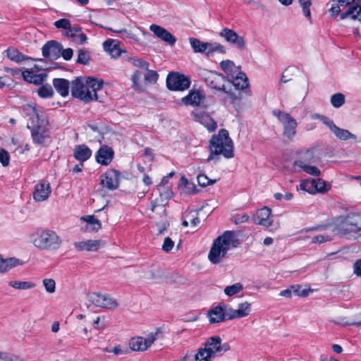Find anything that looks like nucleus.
Here are the masks:
<instances>
[{
  "mask_svg": "<svg viewBox=\"0 0 361 361\" xmlns=\"http://www.w3.org/2000/svg\"><path fill=\"white\" fill-rule=\"evenodd\" d=\"M162 338V329L161 328H157L154 332H151L148 334L147 338L142 336L132 338L130 341V346L134 351H145L151 346L156 340Z\"/></svg>",
  "mask_w": 361,
  "mask_h": 361,
  "instance_id": "nucleus-7",
  "label": "nucleus"
},
{
  "mask_svg": "<svg viewBox=\"0 0 361 361\" xmlns=\"http://www.w3.org/2000/svg\"><path fill=\"white\" fill-rule=\"evenodd\" d=\"M204 80L206 84L212 89L222 90L226 93H229L224 85L226 78L221 73L212 71H206L204 75Z\"/></svg>",
  "mask_w": 361,
  "mask_h": 361,
  "instance_id": "nucleus-14",
  "label": "nucleus"
},
{
  "mask_svg": "<svg viewBox=\"0 0 361 361\" xmlns=\"http://www.w3.org/2000/svg\"><path fill=\"white\" fill-rule=\"evenodd\" d=\"M53 94V89L50 85H42L38 90V94L42 98L51 97Z\"/></svg>",
  "mask_w": 361,
  "mask_h": 361,
  "instance_id": "nucleus-49",
  "label": "nucleus"
},
{
  "mask_svg": "<svg viewBox=\"0 0 361 361\" xmlns=\"http://www.w3.org/2000/svg\"><path fill=\"white\" fill-rule=\"evenodd\" d=\"M204 98L200 91L191 90L186 97L182 99V102L186 105L198 106Z\"/></svg>",
  "mask_w": 361,
  "mask_h": 361,
  "instance_id": "nucleus-27",
  "label": "nucleus"
},
{
  "mask_svg": "<svg viewBox=\"0 0 361 361\" xmlns=\"http://www.w3.org/2000/svg\"><path fill=\"white\" fill-rule=\"evenodd\" d=\"M234 223L235 224H240L244 222H247L249 220V216L247 214H237L233 217Z\"/></svg>",
  "mask_w": 361,
  "mask_h": 361,
  "instance_id": "nucleus-63",
  "label": "nucleus"
},
{
  "mask_svg": "<svg viewBox=\"0 0 361 361\" xmlns=\"http://www.w3.org/2000/svg\"><path fill=\"white\" fill-rule=\"evenodd\" d=\"M89 301L96 307L106 309H116L118 304L117 301L106 294L92 293L88 295Z\"/></svg>",
  "mask_w": 361,
  "mask_h": 361,
  "instance_id": "nucleus-12",
  "label": "nucleus"
},
{
  "mask_svg": "<svg viewBox=\"0 0 361 361\" xmlns=\"http://www.w3.org/2000/svg\"><path fill=\"white\" fill-rule=\"evenodd\" d=\"M53 85L56 90L63 97L68 95L70 82L68 80L63 78H54Z\"/></svg>",
  "mask_w": 361,
  "mask_h": 361,
  "instance_id": "nucleus-28",
  "label": "nucleus"
},
{
  "mask_svg": "<svg viewBox=\"0 0 361 361\" xmlns=\"http://www.w3.org/2000/svg\"><path fill=\"white\" fill-rule=\"evenodd\" d=\"M232 78V81H228L229 83H232L233 86L235 87V91L233 92L231 90H228L229 93L228 94L231 98L235 100H240L243 99L242 92L240 90H245L246 92H250L248 90L249 82L248 78L246 75L240 71L234 75V77H231Z\"/></svg>",
  "mask_w": 361,
  "mask_h": 361,
  "instance_id": "nucleus-8",
  "label": "nucleus"
},
{
  "mask_svg": "<svg viewBox=\"0 0 361 361\" xmlns=\"http://www.w3.org/2000/svg\"><path fill=\"white\" fill-rule=\"evenodd\" d=\"M50 184L47 180H42L37 183L33 191V198L37 202H42L48 199L51 194Z\"/></svg>",
  "mask_w": 361,
  "mask_h": 361,
  "instance_id": "nucleus-19",
  "label": "nucleus"
},
{
  "mask_svg": "<svg viewBox=\"0 0 361 361\" xmlns=\"http://www.w3.org/2000/svg\"><path fill=\"white\" fill-rule=\"evenodd\" d=\"M10 156L7 151L5 149L0 150V162L4 166H7L9 164Z\"/></svg>",
  "mask_w": 361,
  "mask_h": 361,
  "instance_id": "nucleus-61",
  "label": "nucleus"
},
{
  "mask_svg": "<svg viewBox=\"0 0 361 361\" xmlns=\"http://www.w3.org/2000/svg\"><path fill=\"white\" fill-rule=\"evenodd\" d=\"M273 114L278 118L283 126V135L292 139L296 134L298 123L289 114L280 110H274Z\"/></svg>",
  "mask_w": 361,
  "mask_h": 361,
  "instance_id": "nucleus-9",
  "label": "nucleus"
},
{
  "mask_svg": "<svg viewBox=\"0 0 361 361\" xmlns=\"http://www.w3.org/2000/svg\"><path fill=\"white\" fill-rule=\"evenodd\" d=\"M233 240V233L229 231L216 238L208 254L209 261L214 264L220 263L221 259L226 257L227 252L231 247H235Z\"/></svg>",
  "mask_w": 361,
  "mask_h": 361,
  "instance_id": "nucleus-5",
  "label": "nucleus"
},
{
  "mask_svg": "<svg viewBox=\"0 0 361 361\" xmlns=\"http://www.w3.org/2000/svg\"><path fill=\"white\" fill-rule=\"evenodd\" d=\"M220 36L224 37L225 40L234 45L239 49H244L246 46V42L243 36L239 35L232 29L225 27L221 30L219 33Z\"/></svg>",
  "mask_w": 361,
  "mask_h": 361,
  "instance_id": "nucleus-15",
  "label": "nucleus"
},
{
  "mask_svg": "<svg viewBox=\"0 0 361 361\" xmlns=\"http://www.w3.org/2000/svg\"><path fill=\"white\" fill-rule=\"evenodd\" d=\"M198 184L202 187H207L213 185L216 182V180H211L206 175L200 174L197 178Z\"/></svg>",
  "mask_w": 361,
  "mask_h": 361,
  "instance_id": "nucleus-53",
  "label": "nucleus"
},
{
  "mask_svg": "<svg viewBox=\"0 0 361 361\" xmlns=\"http://www.w3.org/2000/svg\"><path fill=\"white\" fill-rule=\"evenodd\" d=\"M221 69L230 77H234L237 73L240 71V67L236 66L231 60L222 61L220 63Z\"/></svg>",
  "mask_w": 361,
  "mask_h": 361,
  "instance_id": "nucleus-32",
  "label": "nucleus"
},
{
  "mask_svg": "<svg viewBox=\"0 0 361 361\" xmlns=\"http://www.w3.org/2000/svg\"><path fill=\"white\" fill-rule=\"evenodd\" d=\"M345 103V96L341 93H336L331 96V104L335 108L341 107Z\"/></svg>",
  "mask_w": 361,
  "mask_h": 361,
  "instance_id": "nucleus-48",
  "label": "nucleus"
},
{
  "mask_svg": "<svg viewBox=\"0 0 361 361\" xmlns=\"http://www.w3.org/2000/svg\"><path fill=\"white\" fill-rule=\"evenodd\" d=\"M8 285L18 290H28L35 287V284L30 281H12Z\"/></svg>",
  "mask_w": 361,
  "mask_h": 361,
  "instance_id": "nucleus-37",
  "label": "nucleus"
},
{
  "mask_svg": "<svg viewBox=\"0 0 361 361\" xmlns=\"http://www.w3.org/2000/svg\"><path fill=\"white\" fill-rule=\"evenodd\" d=\"M66 30L63 35L72 38L78 44H84L87 40V35L82 32V28L79 26L72 27L71 25V28L66 29Z\"/></svg>",
  "mask_w": 361,
  "mask_h": 361,
  "instance_id": "nucleus-23",
  "label": "nucleus"
},
{
  "mask_svg": "<svg viewBox=\"0 0 361 361\" xmlns=\"http://www.w3.org/2000/svg\"><path fill=\"white\" fill-rule=\"evenodd\" d=\"M31 241L33 245L39 250L55 251L59 250L63 240L58 233L51 229H37L31 235Z\"/></svg>",
  "mask_w": 361,
  "mask_h": 361,
  "instance_id": "nucleus-2",
  "label": "nucleus"
},
{
  "mask_svg": "<svg viewBox=\"0 0 361 361\" xmlns=\"http://www.w3.org/2000/svg\"><path fill=\"white\" fill-rule=\"evenodd\" d=\"M300 6L302 8V12L304 15L308 18L310 23H312L311 20V12H310V6L312 5L311 0H298Z\"/></svg>",
  "mask_w": 361,
  "mask_h": 361,
  "instance_id": "nucleus-47",
  "label": "nucleus"
},
{
  "mask_svg": "<svg viewBox=\"0 0 361 361\" xmlns=\"http://www.w3.org/2000/svg\"><path fill=\"white\" fill-rule=\"evenodd\" d=\"M314 119L320 120L324 124H325L330 130L340 140H347L348 139H356V136L352 134L350 131L345 129L341 128L336 126L334 122L329 117L315 114L312 116Z\"/></svg>",
  "mask_w": 361,
  "mask_h": 361,
  "instance_id": "nucleus-10",
  "label": "nucleus"
},
{
  "mask_svg": "<svg viewBox=\"0 0 361 361\" xmlns=\"http://www.w3.org/2000/svg\"><path fill=\"white\" fill-rule=\"evenodd\" d=\"M210 323H219L225 320L223 304L212 308L209 312Z\"/></svg>",
  "mask_w": 361,
  "mask_h": 361,
  "instance_id": "nucleus-29",
  "label": "nucleus"
},
{
  "mask_svg": "<svg viewBox=\"0 0 361 361\" xmlns=\"http://www.w3.org/2000/svg\"><path fill=\"white\" fill-rule=\"evenodd\" d=\"M6 56L10 60L15 61L16 63H20L23 61L27 60H34L30 56H25L21 52H20L17 49L13 47H9L6 50Z\"/></svg>",
  "mask_w": 361,
  "mask_h": 361,
  "instance_id": "nucleus-31",
  "label": "nucleus"
},
{
  "mask_svg": "<svg viewBox=\"0 0 361 361\" xmlns=\"http://www.w3.org/2000/svg\"><path fill=\"white\" fill-rule=\"evenodd\" d=\"M73 54V50L71 48H67L63 49L62 48L61 56L63 58L64 60L68 61L70 60Z\"/></svg>",
  "mask_w": 361,
  "mask_h": 361,
  "instance_id": "nucleus-64",
  "label": "nucleus"
},
{
  "mask_svg": "<svg viewBox=\"0 0 361 361\" xmlns=\"http://www.w3.org/2000/svg\"><path fill=\"white\" fill-rule=\"evenodd\" d=\"M21 75L25 81L36 85H41L46 77V75L43 74H35L33 71L30 70L23 71Z\"/></svg>",
  "mask_w": 361,
  "mask_h": 361,
  "instance_id": "nucleus-25",
  "label": "nucleus"
},
{
  "mask_svg": "<svg viewBox=\"0 0 361 361\" xmlns=\"http://www.w3.org/2000/svg\"><path fill=\"white\" fill-rule=\"evenodd\" d=\"M130 61L134 66L142 70H147L149 66V64L147 61L140 58H131Z\"/></svg>",
  "mask_w": 361,
  "mask_h": 361,
  "instance_id": "nucleus-51",
  "label": "nucleus"
},
{
  "mask_svg": "<svg viewBox=\"0 0 361 361\" xmlns=\"http://www.w3.org/2000/svg\"><path fill=\"white\" fill-rule=\"evenodd\" d=\"M149 30L152 31L158 38L171 46L174 45L176 42V38L171 32L159 25L152 24L149 26Z\"/></svg>",
  "mask_w": 361,
  "mask_h": 361,
  "instance_id": "nucleus-20",
  "label": "nucleus"
},
{
  "mask_svg": "<svg viewBox=\"0 0 361 361\" xmlns=\"http://www.w3.org/2000/svg\"><path fill=\"white\" fill-rule=\"evenodd\" d=\"M74 247L78 251H97L105 245V242L101 240H88L86 241L75 242Z\"/></svg>",
  "mask_w": 361,
  "mask_h": 361,
  "instance_id": "nucleus-21",
  "label": "nucleus"
},
{
  "mask_svg": "<svg viewBox=\"0 0 361 361\" xmlns=\"http://www.w3.org/2000/svg\"><path fill=\"white\" fill-rule=\"evenodd\" d=\"M19 264V259L15 257L4 259L0 254V274L8 272L11 269Z\"/></svg>",
  "mask_w": 361,
  "mask_h": 361,
  "instance_id": "nucleus-26",
  "label": "nucleus"
},
{
  "mask_svg": "<svg viewBox=\"0 0 361 361\" xmlns=\"http://www.w3.org/2000/svg\"><path fill=\"white\" fill-rule=\"evenodd\" d=\"M314 188H315V193H325L329 190L331 186L326 183L322 178L314 179Z\"/></svg>",
  "mask_w": 361,
  "mask_h": 361,
  "instance_id": "nucleus-39",
  "label": "nucleus"
},
{
  "mask_svg": "<svg viewBox=\"0 0 361 361\" xmlns=\"http://www.w3.org/2000/svg\"><path fill=\"white\" fill-rule=\"evenodd\" d=\"M174 247V242L171 240V238L166 237L164 238V243L162 245V250L165 252H169L171 251L173 247Z\"/></svg>",
  "mask_w": 361,
  "mask_h": 361,
  "instance_id": "nucleus-59",
  "label": "nucleus"
},
{
  "mask_svg": "<svg viewBox=\"0 0 361 361\" xmlns=\"http://www.w3.org/2000/svg\"><path fill=\"white\" fill-rule=\"evenodd\" d=\"M222 304H223L225 320H232V319H238L236 309H233L231 306H229L228 305H226L225 303H222Z\"/></svg>",
  "mask_w": 361,
  "mask_h": 361,
  "instance_id": "nucleus-43",
  "label": "nucleus"
},
{
  "mask_svg": "<svg viewBox=\"0 0 361 361\" xmlns=\"http://www.w3.org/2000/svg\"><path fill=\"white\" fill-rule=\"evenodd\" d=\"M147 73L145 75V80L149 83H155L159 78V75L157 71L153 70H146Z\"/></svg>",
  "mask_w": 361,
  "mask_h": 361,
  "instance_id": "nucleus-54",
  "label": "nucleus"
},
{
  "mask_svg": "<svg viewBox=\"0 0 361 361\" xmlns=\"http://www.w3.org/2000/svg\"><path fill=\"white\" fill-rule=\"evenodd\" d=\"M82 220L87 222L92 226V230L94 231H98L102 227L99 220L95 219L94 216H83Z\"/></svg>",
  "mask_w": 361,
  "mask_h": 361,
  "instance_id": "nucleus-45",
  "label": "nucleus"
},
{
  "mask_svg": "<svg viewBox=\"0 0 361 361\" xmlns=\"http://www.w3.org/2000/svg\"><path fill=\"white\" fill-rule=\"evenodd\" d=\"M73 156L80 162H85L92 156V150L85 145H78L75 147Z\"/></svg>",
  "mask_w": 361,
  "mask_h": 361,
  "instance_id": "nucleus-24",
  "label": "nucleus"
},
{
  "mask_svg": "<svg viewBox=\"0 0 361 361\" xmlns=\"http://www.w3.org/2000/svg\"><path fill=\"white\" fill-rule=\"evenodd\" d=\"M332 239V235H317L312 238V241L314 243H322L324 242L329 241Z\"/></svg>",
  "mask_w": 361,
  "mask_h": 361,
  "instance_id": "nucleus-58",
  "label": "nucleus"
},
{
  "mask_svg": "<svg viewBox=\"0 0 361 361\" xmlns=\"http://www.w3.org/2000/svg\"><path fill=\"white\" fill-rule=\"evenodd\" d=\"M91 59L90 54V52L85 49H80L78 51V55L77 59V63L82 64V65H87Z\"/></svg>",
  "mask_w": 361,
  "mask_h": 361,
  "instance_id": "nucleus-40",
  "label": "nucleus"
},
{
  "mask_svg": "<svg viewBox=\"0 0 361 361\" xmlns=\"http://www.w3.org/2000/svg\"><path fill=\"white\" fill-rule=\"evenodd\" d=\"M243 289V285L240 283H236L233 285L226 286L224 288V293L228 296H233L240 293Z\"/></svg>",
  "mask_w": 361,
  "mask_h": 361,
  "instance_id": "nucleus-44",
  "label": "nucleus"
},
{
  "mask_svg": "<svg viewBox=\"0 0 361 361\" xmlns=\"http://www.w3.org/2000/svg\"><path fill=\"white\" fill-rule=\"evenodd\" d=\"M360 224L361 212H350L346 216L341 217L338 232L341 234L357 233L360 231Z\"/></svg>",
  "mask_w": 361,
  "mask_h": 361,
  "instance_id": "nucleus-6",
  "label": "nucleus"
},
{
  "mask_svg": "<svg viewBox=\"0 0 361 361\" xmlns=\"http://www.w3.org/2000/svg\"><path fill=\"white\" fill-rule=\"evenodd\" d=\"M104 49L106 51L114 57L116 58L121 55V50L119 47V44L115 40L109 39L103 43Z\"/></svg>",
  "mask_w": 361,
  "mask_h": 361,
  "instance_id": "nucleus-30",
  "label": "nucleus"
},
{
  "mask_svg": "<svg viewBox=\"0 0 361 361\" xmlns=\"http://www.w3.org/2000/svg\"><path fill=\"white\" fill-rule=\"evenodd\" d=\"M140 77H141V72L139 71H136L133 75H132V81H133V87L136 88V89H139L140 88V83H139V81H140Z\"/></svg>",
  "mask_w": 361,
  "mask_h": 361,
  "instance_id": "nucleus-62",
  "label": "nucleus"
},
{
  "mask_svg": "<svg viewBox=\"0 0 361 361\" xmlns=\"http://www.w3.org/2000/svg\"><path fill=\"white\" fill-rule=\"evenodd\" d=\"M120 175L118 171L110 169L102 176L100 184L109 190H116L119 186Z\"/></svg>",
  "mask_w": 361,
  "mask_h": 361,
  "instance_id": "nucleus-16",
  "label": "nucleus"
},
{
  "mask_svg": "<svg viewBox=\"0 0 361 361\" xmlns=\"http://www.w3.org/2000/svg\"><path fill=\"white\" fill-rule=\"evenodd\" d=\"M190 43L195 52L205 53L207 56L209 42H204L198 39L191 37Z\"/></svg>",
  "mask_w": 361,
  "mask_h": 361,
  "instance_id": "nucleus-35",
  "label": "nucleus"
},
{
  "mask_svg": "<svg viewBox=\"0 0 361 361\" xmlns=\"http://www.w3.org/2000/svg\"><path fill=\"white\" fill-rule=\"evenodd\" d=\"M210 155L207 161H211L214 155H223L226 159L234 157L233 141L227 130L221 129L217 135H214L209 141Z\"/></svg>",
  "mask_w": 361,
  "mask_h": 361,
  "instance_id": "nucleus-3",
  "label": "nucleus"
},
{
  "mask_svg": "<svg viewBox=\"0 0 361 361\" xmlns=\"http://www.w3.org/2000/svg\"><path fill=\"white\" fill-rule=\"evenodd\" d=\"M54 25L59 29H69L71 28V21L66 18H62L54 22Z\"/></svg>",
  "mask_w": 361,
  "mask_h": 361,
  "instance_id": "nucleus-57",
  "label": "nucleus"
},
{
  "mask_svg": "<svg viewBox=\"0 0 361 361\" xmlns=\"http://www.w3.org/2000/svg\"><path fill=\"white\" fill-rule=\"evenodd\" d=\"M43 286L46 291L49 293H53L56 290V282L52 279H44L42 281Z\"/></svg>",
  "mask_w": 361,
  "mask_h": 361,
  "instance_id": "nucleus-50",
  "label": "nucleus"
},
{
  "mask_svg": "<svg viewBox=\"0 0 361 361\" xmlns=\"http://www.w3.org/2000/svg\"><path fill=\"white\" fill-rule=\"evenodd\" d=\"M23 110L32 120V126H28V128H31L32 142L39 146L45 145L47 140L49 138V129L43 126L44 121L40 118V115L34 106L26 105L23 107Z\"/></svg>",
  "mask_w": 361,
  "mask_h": 361,
  "instance_id": "nucleus-4",
  "label": "nucleus"
},
{
  "mask_svg": "<svg viewBox=\"0 0 361 361\" xmlns=\"http://www.w3.org/2000/svg\"><path fill=\"white\" fill-rule=\"evenodd\" d=\"M180 186L182 187V190L185 193H194L196 188L195 185L190 183L185 176L180 178Z\"/></svg>",
  "mask_w": 361,
  "mask_h": 361,
  "instance_id": "nucleus-42",
  "label": "nucleus"
},
{
  "mask_svg": "<svg viewBox=\"0 0 361 361\" xmlns=\"http://www.w3.org/2000/svg\"><path fill=\"white\" fill-rule=\"evenodd\" d=\"M214 52L226 53L225 47L217 42H209L207 56H212Z\"/></svg>",
  "mask_w": 361,
  "mask_h": 361,
  "instance_id": "nucleus-41",
  "label": "nucleus"
},
{
  "mask_svg": "<svg viewBox=\"0 0 361 361\" xmlns=\"http://www.w3.org/2000/svg\"><path fill=\"white\" fill-rule=\"evenodd\" d=\"M114 157V151L108 145L100 147L96 153L95 159L98 164L102 166H108L111 164Z\"/></svg>",
  "mask_w": 361,
  "mask_h": 361,
  "instance_id": "nucleus-18",
  "label": "nucleus"
},
{
  "mask_svg": "<svg viewBox=\"0 0 361 361\" xmlns=\"http://www.w3.org/2000/svg\"><path fill=\"white\" fill-rule=\"evenodd\" d=\"M294 165L301 168L305 172L311 176H319L321 174V171L317 167L310 166L303 161H295Z\"/></svg>",
  "mask_w": 361,
  "mask_h": 361,
  "instance_id": "nucleus-34",
  "label": "nucleus"
},
{
  "mask_svg": "<svg viewBox=\"0 0 361 361\" xmlns=\"http://www.w3.org/2000/svg\"><path fill=\"white\" fill-rule=\"evenodd\" d=\"M251 312V303L249 302H244L238 304L236 312L238 319L243 318L248 316Z\"/></svg>",
  "mask_w": 361,
  "mask_h": 361,
  "instance_id": "nucleus-36",
  "label": "nucleus"
},
{
  "mask_svg": "<svg viewBox=\"0 0 361 361\" xmlns=\"http://www.w3.org/2000/svg\"><path fill=\"white\" fill-rule=\"evenodd\" d=\"M271 213V209L266 207L259 209L254 218L255 223L266 227L270 226L272 224Z\"/></svg>",
  "mask_w": 361,
  "mask_h": 361,
  "instance_id": "nucleus-22",
  "label": "nucleus"
},
{
  "mask_svg": "<svg viewBox=\"0 0 361 361\" xmlns=\"http://www.w3.org/2000/svg\"><path fill=\"white\" fill-rule=\"evenodd\" d=\"M190 85V80L185 75L170 73L166 78V86L170 90L183 91Z\"/></svg>",
  "mask_w": 361,
  "mask_h": 361,
  "instance_id": "nucleus-11",
  "label": "nucleus"
},
{
  "mask_svg": "<svg viewBox=\"0 0 361 361\" xmlns=\"http://www.w3.org/2000/svg\"><path fill=\"white\" fill-rule=\"evenodd\" d=\"M298 161H303L305 163L310 164V163H314V150L313 149H308L307 150L302 156L301 159Z\"/></svg>",
  "mask_w": 361,
  "mask_h": 361,
  "instance_id": "nucleus-55",
  "label": "nucleus"
},
{
  "mask_svg": "<svg viewBox=\"0 0 361 361\" xmlns=\"http://www.w3.org/2000/svg\"><path fill=\"white\" fill-rule=\"evenodd\" d=\"M336 323L343 326H357L356 319H349L347 317H339Z\"/></svg>",
  "mask_w": 361,
  "mask_h": 361,
  "instance_id": "nucleus-60",
  "label": "nucleus"
},
{
  "mask_svg": "<svg viewBox=\"0 0 361 361\" xmlns=\"http://www.w3.org/2000/svg\"><path fill=\"white\" fill-rule=\"evenodd\" d=\"M61 50L62 44L55 40L47 42L42 48L43 56L51 59L59 58Z\"/></svg>",
  "mask_w": 361,
  "mask_h": 361,
  "instance_id": "nucleus-17",
  "label": "nucleus"
},
{
  "mask_svg": "<svg viewBox=\"0 0 361 361\" xmlns=\"http://www.w3.org/2000/svg\"><path fill=\"white\" fill-rule=\"evenodd\" d=\"M296 68L294 67H288L284 72L283 73L281 80L282 82H288L291 80V77L293 75L295 72Z\"/></svg>",
  "mask_w": 361,
  "mask_h": 361,
  "instance_id": "nucleus-52",
  "label": "nucleus"
},
{
  "mask_svg": "<svg viewBox=\"0 0 361 361\" xmlns=\"http://www.w3.org/2000/svg\"><path fill=\"white\" fill-rule=\"evenodd\" d=\"M290 288L292 290V293L295 294V295L306 297L309 294V290L306 289L301 290V286L300 285L291 286Z\"/></svg>",
  "mask_w": 361,
  "mask_h": 361,
  "instance_id": "nucleus-56",
  "label": "nucleus"
},
{
  "mask_svg": "<svg viewBox=\"0 0 361 361\" xmlns=\"http://www.w3.org/2000/svg\"><path fill=\"white\" fill-rule=\"evenodd\" d=\"M103 87V81L88 77L85 80L76 78L71 82V94L73 97L86 102L97 100V91Z\"/></svg>",
  "mask_w": 361,
  "mask_h": 361,
  "instance_id": "nucleus-1",
  "label": "nucleus"
},
{
  "mask_svg": "<svg viewBox=\"0 0 361 361\" xmlns=\"http://www.w3.org/2000/svg\"><path fill=\"white\" fill-rule=\"evenodd\" d=\"M360 4V3H355L351 5L348 9L352 12L350 17L353 20H359L361 21V5Z\"/></svg>",
  "mask_w": 361,
  "mask_h": 361,
  "instance_id": "nucleus-46",
  "label": "nucleus"
},
{
  "mask_svg": "<svg viewBox=\"0 0 361 361\" xmlns=\"http://www.w3.org/2000/svg\"><path fill=\"white\" fill-rule=\"evenodd\" d=\"M314 178H309L300 180V189L309 192L310 194L315 193V188H314Z\"/></svg>",
  "mask_w": 361,
  "mask_h": 361,
  "instance_id": "nucleus-38",
  "label": "nucleus"
},
{
  "mask_svg": "<svg viewBox=\"0 0 361 361\" xmlns=\"http://www.w3.org/2000/svg\"><path fill=\"white\" fill-rule=\"evenodd\" d=\"M220 342L221 338L219 336H212L208 339L205 343L204 347L198 350L197 353V358L200 355L206 354V357L204 358L205 361H210V359L219 353Z\"/></svg>",
  "mask_w": 361,
  "mask_h": 361,
  "instance_id": "nucleus-13",
  "label": "nucleus"
},
{
  "mask_svg": "<svg viewBox=\"0 0 361 361\" xmlns=\"http://www.w3.org/2000/svg\"><path fill=\"white\" fill-rule=\"evenodd\" d=\"M198 121L204 126L209 131L212 132L217 128L216 121L208 114H200L197 116Z\"/></svg>",
  "mask_w": 361,
  "mask_h": 361,
  "instance_id": "nucleus-33",
  "label": "nucleus"
}]
</instances>
